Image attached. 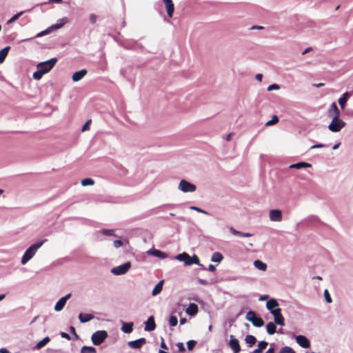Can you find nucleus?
Returning a JSON list of instances; mask_svg holds the SVG:
<instances>
[{
    "label": "nucleus",
    "mask_w": 353,
    "mask_h": 353,
    "mask_svg": "<svg viewBox=\"0 0 353 353\" xmlns=\"http://www.w3.org/2000/svg\"><path fill=\"white\" fill-rule=\"evenodd\" d=\"M57 61L58 59L57 58H52L48 61L38 63L37 68L45 69L46 70V73H48L53 68Z\"/></svg>",
    "instance_id": "obj_8"
},
{
    "label": "nucleus",
    "mask_w": 353,
    "mask_h": 353,
    "mask_svg": "<svg viewBox=\"0 0 353 353\" xmlns=\"http://www.w3.org/2000/svg\"><path fill=\"white\" fill-rule=\"evenodd\" d=\"M87 70L85 69H82L79 71L75 72L72 77V79L73 81L77 82L83 79L85 74H87Z\"/></svg>",
    "instance_id": "obj_18"
},
{
    "label": "nucleus",
    "mask_w": 353,
    "mask_h": 353,
    "mask_svg": "<svg viewBox=\"0 0 353 353\" xmlns=\"http://www.w3.org/2000/svg\"><path fill=\"white\" fill-rule=\"evenodd\" d=\"M178 323V319L176 316L171 315L169 319V324L171 327H174Z\"/></svg>",
    "instance_id": "obj_38"
},
{
    "label": "nucleus",
    "mask_w": 353,
    "mask_h": 353,
    "mask_svg": "<svg viewBox=\"0 0 353 353\" xmlns=\"http://www.w3.org/2000/svg\"><path fill=\"white\" fill-rule=\"evenodd\" d=\"M268 345V342H266L265 341H259L258 343V345H257V348L254 350L250 353H261L263 352V350L267 347Z\"/></svg>",
    "instance_id": "obj_24"
},
{
    "label": "nucleus",
    "mask_w": 353,
    "mask_h": 353,
    "mask_svg": "<svg viewBox=\"0 0 353 353\" xmlns=\"http://www.w3.org/2000/svg\"><path fill=\"white\" fill-rule=\"evenodd\" d=\"M328 113H329V115H331L332 113H334V116L339 117L340 111H339L336 103L333 102L330 105L329 110H328Z\"/></svg>",
    "instance_id": "obj_25"
},
{
    "label": "nucleus",
    "mask_w": 353,
    "mask_h": 353,
    "mask_svg": "<svg viewBox=\"0 0 353 353\" xmlns=\"http://www.w3.org/2000/svg\"><path fill=\"white\" fill-rule=\"evenodd\" d=\"M160 346L163 350H168V346L165 344L164 339L163 338H161V342Z\"/></svg>",
    "instance_id": "obj_60"
},
{
    "label": "nucleus",
    "mask_w": 353,
    "mask_h": 353,
    "mask_svg": "<svg viewBox=\"0 0 353 353\" xmlns=\"http://www.w3.org/2000/svg\"><path fill=\"white\" fill-rule=\"evenodd\" d=\"M148 254L149 255H152V256H156V257H158V258H160V259H166L168 257V254H166L165 252H163L161 250H157V249H150L148 252H147Z\"/></svg>",
    "instance_id": "obj_15"
},
{
    "label": "nucleus",
    "mask_w": 353,
    "mask_h": 353,
    "mask_svg": "<svg viewBox=\"0 0 353 353\" xmlns=\"http://www.w3.org/2000/svg\"><path fill=\"white\" fill-rule=\"evenodd\" d=\"M169 17H172L174 11V6L172 0H163Z\"/></svg>",
    "instance_id": "obj_16"
},
{
    "label": "nucleus",
    "mask_w": 353,
    "mask_h": 353,
    "mask_svg": "<svg viewBox=\"0 0 353 353\" xmlns=\"http://www.w3.org/2000/svg\"><path fill=\"white\" fill-rule=\"evenodd\" d=\"M102 234H103L105 236H114V231L113 230L110 229H103L102 230Z\"/></svg>",
    "instance_id": "obj_46"
},
{
    "label": "nucleus",
    "mask_w": 353,
    "mask_h": 353,
    "mask_svg": "<svg viewBox=\"0 0 353 353\" xmlns=\"http://www.w3.org/2000/svg\"><path fill=\"white\" fill-rule=\"evenodd\" d=\"M133 323L132 322H123L121 330L126 334H130L132 332L133 330Z\"/></svg>",
    "instance_id": "obj_22"
},
{
    "label": "nucleus",
    "mask_w": 353,
    "mask_h": 353,
    "mask_svg": "<svg viewBox=\"0 0 353 353\" xmlns=\"http://www.w3.org/2000/svg\"><path fill=\"white\" fill-rule=\"evenodd\" d=\"M223 259V256L220 252H216L213 253L211 257L212 262L220 263Z\"/></svg>",
    "instance_id": "obj_35"
},
{
    "label": "nucleus",
    "mask_w": 353,
    "mask_h": 353,
    "mask_svg": "<svg viewBox=\"0 0 353 353\" xmlns=\"http://www.w3.org/2000/svg\"><path fill=\"white\" fill-rule=\"evenodd\" d=\"M279 353H296L295 351L290 347L285 346L282 347Z\"/></svg>",
    "instance_id": "obj_41"
},
{
    "label": "nucleus",
    "mask_w": 353,
    "mask_h": 353,
    "mask_svg": "<svg viewBox=\"0 0 353 353\" xmlns=\"http://www.w3.org/2000/svg\"><path fill=\"white\" fill-rule=\"evenodd\" d=\"M178 189L183 192H193L196 190V186L185 179L179 182Z\"/></svg>",
    "instance_id": "obj_6"
},
{
    "label": "nucleus",
    "mask_w": 353,
    "mask_h": 353,
    "mask_svg": "<svg viewBox=\"0 0 353 353\" xmlns=\"http://www.w3.org/2000/svg\"><path fill=\"white\" fill-rule=\"evenodd\" d=\"M190 208L191 210H195V211H196L198 212H201V213H203L204 214H208V215L210 214L208 212H207V211H205V210H203V209H201V208H200L199 207H196V206H191Z\"/></svg>",
    "instance_id": "obj_45"
},
{
    "label": "nucleus",
    "mask_w": 353,
    "mask_h": 353,
    "mask_svg": "<svg viewBox=\"0 0 353 353\" xmlns=\"http://www.w3.org/2000/svg\"><path fill=\"white\" fill-rule=\"evenodd\" d=\"M71 293L66 294L65 296L61 297L55 304L54 310L57 312H59L63 310L66 301L71 297Z\"/></svg>",
    "instance_id": "obj_9"
},
{
    "label": "nucleus",
    "mask_w": 353,
    "mask_h": 353,
    "mask_svg": "<svg viewBox=\"0 0 353 353\" xmlns=\"http://www.w3.org/2000/svg\"><path fill=\"white\" fill-rule=\"evenodd\" d=\"M347 100H346V99H343L342 97H340L339 99L338 102H339V105H340V107H341V108L342 110H343L345 108L346 103H347Z\"/></svg>",
    "instance_id": "obj_47"
},
{
    "label": "nucleus",
    "mask_w": 353,
    "mask_h": 353,
    "mask_svg": "<svg viewBox=\"0 0 353 353\" xmlns=\"http://www.w3.org/2000/svg\"><path fill=\"white\" fill-rule=\"evenodd\" d=\"M94 183V181L91 178H85L81 180V185L83 186L92 185Z\"/></svg>",
    "instance_id": "obj_37"
},
{
    "label": "nucleus",
    "mask_w": 353,
    "mask_h": 353,
    "mask_svg": "<svg viewBox=\"0 0 353 353\" xmlns=\"http://www.w3.org/2000/svg\"><path fill=\"white\" fill-rule=\"evenodd\" d=\"M23 13V11L21 12H19L18 13H17L16 14H14V16H12L8 21H7V23H11L14 21H15L16 20H17L19 17Z\"/></svg>",
    "instance_id": "obj_42"
},
{
    "label": "nucleus",
    "mask_w": 353,
    "mask_h": 353,
    "mask_svg": "<svg viewBox=\"0 0 353 353\" xmlns=\"http://www.w3.org/2000/svg\"><path fill=\"white\" fill-rule=\"evenodd\" d=\"M60 335H61V336L62 338H64V339H65L67 340H70L71 339L70 336L68 333H66V332H62L60 333Z\"/></svg>",
    "instance_id": "obj_56"
},
{
    "label": "nucleus",
    "mask_w": 353,
    "mask_h": 353,
    "mask_svg": "<svg viewBox=\"0 0 353 353\" xmlns=\"http://www.w3.org/2000/svg\"><path fill=\"white\" fill-rule=\"evenodd\" d=\"M190 265H192L193 264H196L198 265H200V261H199V257L196 254H194L192 257L190 256Z\"/></svg>",
    "instance_id": "obj_40"
},
{
    "label": "nucleus",
    "mask_w": 353,
    "mask_h": 353,
    "mask_svg": "<svg viewBox=\"0 0 353 353\" xmlns=\"http://www.w3.org/2000/svg\"><path fill=\"white\" fill-rule=\"evenodd\" d=\"M50 32H52L50 27H48L46 30H43V31H41L40 32H39L36 36H35V38H38V37H41L43 36H45V35H47L48 34H50Z\"/></svg>",
    "instance_id": "obj_43"
},
{
    "label": "nucleus",
    "mask_w": 353,
    "mask_h": 353,
    "mask_svg": "<svg viewBox=\"0 0 353 353\" xmlns=\"http://www.w3.org/2000/svg\"><path fill=\"white\" fill-rule=\"evenodd\" d=\"M46 73V70L37 68V70L33 73L32 77L34 79L39 80L42 78L43 75Z\"/></svg>",
    "instance_id": "obj_32"
},
{
    "label": "nucleus",
    "mask_w": 353,
    "mask_h": 353,
    "mask_svg": "<svg viewBox=\"0 0 353 353\" xmlns=\"http://www.w3.org/2000/svg\"><path fill=\"white\" fill-rule=\"evenodd\" d=\"M324 296H325V299L327 303H332V298H331L327 290H324Z\"/></svg>",
    "instance_id": "obj_48"
},
{
    "label": "nucleus",
    "mask_w": 353,
    "mask_h": 353,
    "mask_svg": "<svg viewBox=\"0 0 353 353\" xmlns=\"http://www.w3.org/2000/svg\"><path fill=\"white\" fill-rule=\"evenodd\" d=\"M60 21H61L60 23H57L56 24H54V25L50 26V28L52 32L53 30H56L61 28L65 23L68 22V19L66 17L62 18L60 20Z\"/></svg>",
    "instance_id": "obj_29"
},
{
    "label": "nucleus",
    "mask_w": 353,
    "mask_h": 353,
    "mask_svg": "<svg viewBox=\"0 0 353 353\" xmlns=\"http://www.w3.org/2000/svg\"><path fill=\"white\" fill-rule=\"evenodd\" d=\"M274 323L275 324H277V325H279L281 326L285 325L284 317L283 316L281 312L274 316Z\"/></svg>",
    "instance_id": "obj_26"
},
{
    "label": "nucleus",
    "mask_w": 353,
    "mask_h": 353,
    "mask_svg": "<svg viewBox=\"0 0 353 353\" xmlns=\"http://www.w3.org/2000/svg\"><path fill=\"white\" fill-rule=\"evenodd\" d=\"M345 122L339 119V117L334 116L328 125V129L332 132H338L345 126Z\"/></svg>",
    "instance_id": "obj_3"
},
{
    "label": "nucleus",
    "mask_w": 353,
    "mask_h": 353,
    "mask_svg": "<svg viewBox=\"0 0 353 353\" xmlns=\"http://www.w3.org/2000/svg\"><path fill=\"white\" fill-rule=\"evenodd\" d=\"M252 236H253V234L251 233H249V232H241V234H239V236H243V237H250Z\"/></svg>",
    "instance_id": "obj_58"
},
{
    "label": "nucleus",
    "mask_w": 353,
    "mask_h": 353,
    "mask_svg": "<svg viewBox=\"0 0 353 353\" xmlns=\"http://www.w3.org/2000/svg\"><path fill=\"white\" fill-rule=\"evenodd\" d=\"M266 307L273 316L281 312V309L279 307V303L274 299H270L267 301Z\"/></svg>",
    "instance_id": "obj_7"
},
{
    "label": "nucleus",
    "mask_w": 353,
    "mask_h": 353,
    "mask_svg": "<svg viewBox=\"0 0 353 353\" xmlns=\"http://www.w3.org/2000/svg\"><path fill=\"white\" fill-rule=\"evenodd\" d=\"M69 330H70V333L74 336V339H79V336L76 332V330H75L74 327L71 325V326H70Z\"/></svg>",
    "instance_id": "obj_49"
},
{
    "label": "nucleus",
    "mask_w": 353,
    "mask_h": 353,
    "mask_svg": "<svg viewBox=\"0 0 353 353\" xmlns=\"http://www.w3.org/2000/svg\"><path fill=\"white\" fill-rule=\"evenodd\" d=\"M146 343V339L145 338H140L134 341H130L128 343V345L132 349H141L143 345Z\"/></svg>",
    "instance_id": "obj_10"
},
{
    "label": "nucleus",
    "mask_w": 353,
    "mask_h": 353,
    "mask_svg": "<svg viewBox=\"0 0 353 353\" xmlns=\"http://www.w3.org/2000/svg\"><path fill=\"white\" fill-rule=\"evenodd\" d=\"M196 344V341L194 340H190L187 342V347L188 350H192Z\"/></svg>",
    "instance_id": "obj_44"
},
{
    "label": "nucleus",
    "mask_w": 353,
    "mask_h": 353,
    "mask_svg": "<svg viewBox=\"0 0 353 353\" xmlns=\"http://www.w3.org/2000/svg\"><path fill=\"white\" fill-rule=\"evenodd\" d=\"M163 283H164V280H161L155 286L154 288H153L152 290V296H157L159 294L161 293V292L163 290Z\"/></svg>",
    "instance_id": "obj_20"
},
{
    "label": "nucleus",
    "mask_w": 353,
    "mask_h": 353,
    "mask_svg": "<svg viewBox=\"0 0 353 353\" xmlns=\"http://www.w3.org/2000/svg\"><path fill=\"white\" fill-rule=\"evenodd\" d=\"M47 241L48 239H43L32 244L23 254L21 261V264H26L34 256L38 249L40 248Z\"/></svg>",
    "instance_id": "obj_1"
},
{
    "label": "nucleus",
    "mask_w": 353,
    "mask_h": 353,
    "mask_svg": "<svg viewBox=\"0 0 353 353\" xmlns=\"http://www.w3.org/2000/svg\"><path fill=\"white\" fill-rule=\"evenodd\" d=\"M266 330L268 334H274L276 332V324L274 322H269L266 325Z\"/></svg>",
    "instance_id": "obj_27"
},
{
    "label": "nucleus",
    "mask_w": 353,
    "mask_h": 353,
    "mask_svg": "<svg viewBox=\"0 0 353 353\" xmlns=\"http://www.w3.org/2000/svg\"><path fill=\"white\" fill-rule=\"evenodd\" d=\"M245 341L248 347H252L256 342V339L253 335H247L245 338Z\"/></svg>",
    "instance_id": "obj_33"
},
{
    "label": "nucleus",
    "mask_w": 353,
    "mask_h": 353,
    "mask_svg": "<svg viewBox=\"0 0 353 353\" xmlns=\"http://www.w3.org/2000/svg\"><path fill=\"white\" fill-rule=\"evenodd\" d=\"M113 244L116 248H118L123 245V242L121 240H115L114 241Z\"/></svg>",
    "instance_id": "obj_53"
},
{
    "label": "nucleus",
    "mask_w": 353,
    "mask_h": 353,
    "mask_svg": "<svg viewBox=\"0 0 353 353\" xmlns=\"http://www.w3.org/2000/svg\"><path fill=\"white\" fill-rule=\"evenodd\" d=\"M280 88L278 84L274 83L271 84L268 87V91H272L274 90H279Z\"/></svg>",
    "instance_id": "obj_51"
},
{
    "label": "nucleus",
    "mask_w": 353,
    "mask_h": 353,
    "mask_svg": "<svg viewBox=\"0 0 353 353\" xmlns=\"http://www.w3.org/2000/svg\"><path fill=\"white\" fill-rule=\"evenodd\" d=\"M208 270L210 272H214L216 270V268L214 265L210 264Z\"/></svg>",
    "instance_id": "obj_64"
},
{
    "label": "nucleus",
    "mask_w": 353,
    "mask_h": 353,
    "mask_svg": "<svg viewBox=\"0 0 353 353\" xmlns=\"http://www.w3.org/2000/svg\"><path fill=\"white\" fill-rule=\"evenodd\" d=\"M108 336L105 330H98L92 334L91 341L94 345H99L105 341Z\"/></svg>",
    "instance_id": "obj_2"
},
{
    "label": "nucleus",
    "mask_w": 353,
    "mask_h": 353,
    "mask_svg": "<svg viewBox=\"0 0 353 353\" xmlns=\"http://www.w3.org/2000/svg\"><path fill=\"white\" fill-rule=\"evenodd\" d=\"M296 343L303 348H309L310 343L308 339L303 335H298L295 336Z\"/></svg>",
    "instance_id": "obj_13"
},
{
    "label": "nucleus",
    "mask_w": 353,
    "mask_h": 353,
    "mask_svg": "<svg viewBox=\"0 0 353 353\" xmlns=\"http://www.w3.org/2000/svg\"><path fill=\"white\" fill-rule=\"evenodd\" d=\"M60 21H61L60 23H57L56 24H54V25L50 26V28L52 32L53 30H56L61 28L65 23L68 22V19L66 17L62 18L60 20Z\"/></svg>",
    "instance_id": "obj_30"
},
{
    "label": "nucleus",
    "mask_w": 353,
    "mask_h": 353,
    "mask_svg": "<svg viewBox=\"0 0 353 353\" xmlns=\"http://www.w3.org/2000/svg\"><path fill=\"white\" fill-rule=\"evenodd\" d=\"M185 312L190 316H194L198 312V306L195 303H190Z\"/></svg>",
    "instance_id": "obj_21"
},
{
    "label": "nucleus",
    "mask_w": 353,
    "mask_h": 353,
    "mask_svg": "<svg viewBox=\"0 0 353 353\" xmlns=\"http://www.w3.org/2000/svg\"><path fill=\"white\" fill-rule=\"evenodd\" d=\"M245 318L256 327H261L264 325V321L263 319L260 316H257L256 312L252 310H250L247 313Z\"/></svg>",
    "instance_id": "obj_4"
},
{
    "label": "nucleus",
    "mask_w": 353,
    "mask_h": 353,
    "mask_svg": "<svg viewBox=\"0 0 353 353\" xmlns=\"http://www.w3.org/2000/svg\"><path fill=\"white\" fill-rule=\"evenodd\" d=\"M50 339L49 336L44 337L41 341L38 342L35 346V348L37 350L41 349L49 341Z\"/></svg>",
    "instance_id": "obj_34"
},
{
    "label": "nucleus",
    "mask_w": 353,
    "mask_h": 353,
    "mask_svg": "<svg viewBox=\"0 0 353 353\" xmlns=\"http://www.w3.org/2000/svg\"><path fill=\"white\" fill-rule=\"evenodd\" d=\"M175 259L183 261L186 265H190V256L186 253L183 252L181 254H177L175 257Z\"/></svg>",
    "instance_id": "obj_17"
},
{
    "label": "nucleus",
    "mask_w": 353,
    "mask_h": 353,
    "mask_svg": "<svg viewBox=\"0 0 353 353\" xmlns=\"http://www.w3.org/2000/svg\"><path fill=\"white\" fill-rule=\"evenodd\" d=\"M80 353H97V350L92 346H83L81 349Z\"/></svg>",
    "instance_id": "obj_36"
},
{
    "label": "nucleus",
    "mask_w": 353,
    "mask_h": 353,
    "mask_svg": "<svg viewBox=\"0 0 353 353\" xmlns=\"http://www.w3.org/2000/svg\"><path fill=\"white\" fill-rule=\"evenodd\" d=\"M278 122H279L278 117L276 115H274L271 120L266 122L265 125L266 126L272 125L277 123Z\"/></svg>",
    "instance_id": "obj_39"
},
{
    "label": "nucleus",
    "mask_w": 353,
    "mask_h": 353,
    "mask_svg": "<svg viewBox=\"0 0 353 353\" xmlns=\"http://www.w3.org/2000/svg\"><path fill=\"white\" fill-rule=\"evenodd\" d=\"M94 317V315L92 314L80 313L79 314V319L80 322L83 323L90 321V320L93 319Z\"/></svg>",
    "instance_id": "obj_19"
},
{
    "label": "nucleus",
    "mask_w": 353,
    "mask_h": 353,
    "mask_svg": "<svg viewBox=\"0 0 353 353\" xmlns=\"http://www.w3.org/2000/svg\"><path fill=\"white\" fill-rule=\"evenodd\" d=\"M269 217L270 221L279 222L282 221V212L280 210L274 209L270 211Z\"/></svg>",
    "instance_id": "obj_12"
},
{
    "label": "nucleus",
    "mask_w": 353,
    "mask_h": 353,
    "mask_svg": "<svg viewBox=\"0 0 353 353\" xmlns=\"http://www.w3.org/2000/svg\"><path fill=\"white\" fill-rule=\"evenodd\" d=\"M97 17L94 14H91L90 15V21L92 23H95L97 21Z\"/></svg>",
    "instance_id": "obj_55"
},
{
    "label": "nucleus",
    "mask_w": 353,
    "mask_h": 353,
    "mask_svg": "<svg viewBox=\"0 0 353 353\" xmlns=\"http://www.w3.org/2000/svg\"><path fill=\"white\" fill-rule=\"evenodd\" d=\"M176 346L180 352H184L185 351V347H184L183 343H181V342L177 343Z\"/></svg>",
    "instance_id": "obj_52"
},
{
    "label": "nucleus",
    "mask_w": 353,
    "mask_h": 353,
    "mask_svg": "<svg viewBox=\"0 0 353 353\" xmlns=\"http://www.w3.org/2000/svg\"><path fill=\"white\" fill-rule=\"evenodd\" d=\"M230 231L232 234L236 235V236H239V234H241L240 231L235 230L233 227H231L230 228Z\"/></svg>",
    "instance_id": "obj_54"
},
{
    "label": "nucleus",
    "mask_w": 353,
    "mask_h": 353,
    "mask_svg": "<svg viewBox=\"0 0 353 353\" xmlns=\"http://www.w3.org/2000/svg\"><path fill=\"white\" fill-rule=\"evenodd\" d=\"M131 268L130 261L125 262L122 265L114 267L111 269L110 272L116 276L125 274Z\"/></svg>",
    "instance_id": "obj_5"
},
{
    "label": "nucleus",
    "mask_w": 353,
    "mask_h": 353,
    "mask_svg": "<svg viewBox=\"0 0 353 353\" xmlns=\"http://www.w3.org/2000/svg\"><path fill=\"white\" fill-rule=\"evenodd\" d=\"M254 265L256 268L261 271H265L267 269V264L261 260H256L254 261Z\"/></svg>",
    "instance_id": "obj_31"
},
{
    "label": "nucleus",
    "mask_w": 353,
    "mask_h": 353,
    "mask_svg": "<svg viewBox=\"0 0 353 353\" xmlns=\"http://www.w3.org/2000/svg\"><path fill=\"white\" fill-rule=\"evenodd\" d=\"M350 96H351V93L346 92L343 93L341 97L347 100Z\"/></svg>",
    "instance_id": "obj_61"
},
{
    "label": "nucleus",
    "mask_w": 353,
    "mask_h": 353,
    "mask_svg": "<svg viewBox=\"0 0 353 353\" xmlns=\"http://www.w3.org/2000/svg\"><path fill=\"white\" fill-rule=\"evenodd\" d=\"M156 328V323L153 316H150L145 323L144 330L148 332L153 331Z\"/></svg>",
    "instance_id": "obj_14"
},
{
    "label": "nucleus",
    "mask_w": 353,
    "mask_h": 353,
    "mask_svg": "<svg viewBox=\"0 0 353 353\" xmlns=\"http://www.w3.org/2000/svg\"><path fill=\"white\" fill-rule=\"evenodd\" d=\"M197 281H198V282H199L200 284H201V285H208V283H209L206 280L203 279H199H199H197Z\"/></svg>",
    "instance_id": "obj_59"
},
{
    "label": "nucleus",
    "mask_w": 353,
    "mask_h": 353,
    "mask_svg": "<svg viewBox=\"0 0 353 353\" xmlns=\"http://www.w3.org/2000/svg\"><path fill=\"white\" fill-rule=\"evenodd\" d=\"M265 28L261 26H252L250 29V30H263Z\"/></svg>",
    "instance_id": "obj_62"
},
{
    "label": "nucleus",
    "mask_w": 353,
    "mask_h": 353,
    "mask_svg": "<svg viewBox=\"0 0 353 353\" xmlns=\"http://www.w3.org/2000/svg\"><path fill=\"white\" fill-rule=\"evenodd\" d=\"M325 146V145L323 144V143H317V144H314L313 145L311 146V149H315V148H324Z\"/></svg>",
    "instance_id": "obj_57"
},
{
    "label": "nucleus",
    "mask_w": 353,
    "mask_h": 353,
    "mask_svg": "<svg viewBox=\"0 0 353 353\" xmlns=\"http://www.w3.org/2000/svg\"><path fill=\"white\" fill-rule=\"evenodd\" d=\"M10 49V46H6L0 50V63H3L8 54Z\"/></svg>",
    "instance_id": "obj_28"
},
{
    "label": "nucleus",
    "mask_w": 353,
    "mask_h": 353,
    "mask_svg": "<svg viewBox=\"0 0 353 353\" xmlns=\"http://www.w3.org/2000/svg\"><path fill=\"white\" fill-rule=\"evenodd\" d=\"M229 345L232 350L234 353H239L241 351V346L239 341L233 335H230Z\"/></svg>",
    "instance_id": "obj_11"
},
{
    "label": "nucleus",
    "mask_w": 353,
    "mask_h": 353,
    "mask_svg": "<svg viewBox=\"0 0 353 353\" xmlns=\"http://www.w3.org/2000/svg\"><path fill=\"white\" fill-rule=\"evenodd\" d=\"M273 345L274 344H271L270 347L267 350L265 353H274L275 349Z\"/></svg>",
    "instance_id": "obj_63"
},
{
    "label": "nucleus",
    "mask_w": 353,
    "mask_h": 353,
    "mask_svg": "<svg viewBox=\"0 0 353 353\" xmlns=\"http://www.w3.org/2000/svg\"><path fill=\"white\" fill-rule=\"evenodd\" d=\"M91 123V120H88L85 122V123L83 125L81 131L84 132L90 129V125Z\"/></svg>",
    "instance_id": "obj_50"
},
{
    "label": "nucleus",
    "mask_w": 353,
    "mask_h": 353,
    "mask_svg": "<svg viewBox=\"0 0 353 353\" xmlns=\"http://www.w3.org/2000/svg\"><path fill=\"white\" fill-rule=\"evenodd\" d=\"M311 167H312V165L310 163L303 162V161L294 163L289 166V168L290 169H292V168L301 169V168H311Z\"/></svg>",
    "instance_id": "obj_23"
}]
</instances>
